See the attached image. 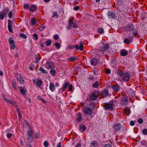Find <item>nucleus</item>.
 I'll use <instances>...</instances> for the list:
<instances>
[{"instance_id":"obj_1","label":"nucleus","mask_w":147,"mask_h":147,"mask_svg":"<svg viewBox=\"0 0 147 147\" xmlns=\"http://www.w3.org/2000/svg\"><path fill=\"white\" fill-rule=\"evenodd\" d=\"M133 24H128L124 26L123 28V30L125 32H129L132 31L134 28Z\"/></svg>"},{"instance_id":"obj_2","label":"nucleus","mask_w":147,"mask_h":147,"mask_svg":"<svg viewBox=\"0 0 147 147\" xmlns=\"http://www.w3.org/2000/svg\"><path fill=\"white\" fill-rule=\"evenodd\" d=\"M132 31V33L131 35H130V34H129V36H128L129 38V39L132 40L134 37H136L138 36L139 34V33L137 29L135 28H134Z\"/></svg>"},{"instance_id":"obj_3","label":"nucleus","mask_w":147,"mask_h":147,"mask_svg":"<svg viewBox=\"0 0 147 147\" xmlns=\"http://www.w3.org/2000/svg\"><path fill=\"white\" fill-rule=\"evenodd\" d=\"M84 46L83 45V42H80L79 44V46L78 45H77L75 46H72L69 47L68 48L69 49H73L75 48L76 49H79L81 51H82L83 50Z\"/></svg>"},{"instance_id":"obj_4","label":"nucleus","mask_w":147,"mask_h":147,"mask_svg":"<svg viewBox=\"0 0 147 147\" xmlns=\"http://www.w3.org/2000/svg\"><path fill=\"white\" fill-rule=\"evenodd\" d=\"M114 105L112 101H110L109 102L106 103L105 105V108L106 109H109L112 110L113 109Z\"/></svg>"},{"instance_id":"obj_5","label":"nucleus","mask_w":147,"mask_h":147,"mask_svg":"<svg viewBox=\"0 0 147 147\" xmlns=\"http://www.w3.org/2000/svg\"><path fill=\"white\" fill-rule=\"evenodd\" d=\"M98 91H94L92 94L90 95V98L91 101L95 100L98 97Z\"/></svg>"},{"instance_id":"obj_6","label":"nucleus","mask_w":147,"mask_h":147,"mask_svg":"<svg viewBox=\"0 0 147 147\" xmlns=\"http://www.w3.org/2000/svg\"><path fill=\"white\" fill-rule=\"evenodd\" d=\"M107 16L109 18L116 19L117 16L115 13L112 11H109L107 13Z\"/></svg>"},{"instance_id":"obj_7","label":"nucleus","mask_w":147,"mask_h":147,"mask_svg":"<svg viewBox=\"0 0 147 147\" xmlns=\"http://www.w3.org/2000/svg\"><path fill=\"white\" fill-rule=\"evenodd\" d=\"M130 74L128 73H125L123 75V80L124 81H127L130 78Z\"/></svg>"},{"instance_id":"obj_8","label":"nucleus","mask_w":147,"mask_h":147,"mask_svg":"<svg viewBox=\"0 0 147 147\" xmlns=\"http://www.w3.org/2000/svg\"><path fill=\"white\" fill-rule=\"evenodd\" d=\"M83 111L85 113H86L88 115H91L92 112V111L91 109L87 107L84 108Z\"/></svg>"},{"instance_id":"obj_9","label":"nucleus","mask_w":147,"mask_h":147,"mask_svg":"<svg viewBox=\"0 0 147 147\" xmlns=\"http://www.w3.org/2000/svg\"><path fill=\"white\" fill-rule=\"evenodd\" d=\"M46 67L47 69H52L55 67L53 63L51 61L47 62L46 65Z\"/></svg>"},{"instance_id":"obj_10","label":"nucleus","mask_w":147,"mask_h":147,"mask_svg":"<svg viewBox=\"0 0 147 147\" xmlns=\"http://www.w3.org/2000/svg\"><path fill=\"white\" fill-rule=\"evenodd\" d=\"M109 45L108 43H106L105 44H103L102 47L101 48L102 51L101 52H102L103 53L106 51V50L109 49Z\"/></svg>"},{"instance_id":"obj_11","label":"nucleus","mask_w":147,"mask_h":147,"mask_svg":"<svg viewBox=\"0 0 147 147\" xmlns=\"http://www.w3.org/2000/svg\"><path fill=\"white\" fill-rule=\"evenodd\" d=\"M9 44L10 45V47L12 49H14L15 48V45L14 41L11 39V38H9L8 40Z\"/></svg>"},{"instance_id":"obj_12","label":"nucleus","mask_w":147,"mask_h":147,"mask_svg":"<svg viewBox=\"0 0 147 147\" xmlns=\"http://www.w3.org/2000/svg\"><path fill=\"white\" fill-rule=\"evenodd\" d=\"M74 21H71L70 20H68V23L69 26L70 27L74 28H77L78 27V26L76 23H74Z\"/></svg>"},{"instance_id":"obj_13","label":"nucleus","mask_w":147,"mask_h":147,"mask_svg":"<svg viewBox=\"0 0 147 147\" xmlns=\"http://www.w3.org/2000/svg\"><path fill=\"white\" fill-rule=\"evenodd\" d=\"M98 60L95 57H94L90 61V64L92 65L95 66L97 65Z\"/></svg>"},{"instance_id":"obj_14","label":"nucleus","mask_w":147,"mask_h":147,"mask_svg":"<svg viewBox=\"0 0 147 147\" xmlns=\"http://www.w3.org/2000/svg\"><path fill=\"white\" fill-rule=\"evenodd\" d=\"M121 125L120 123H116L114 125L113 127L114 128L115 131L117 132L121 128Z\"/></svg>"},{"instance_id":"obj_15","label":"nucleus","mask_w":147,"mask_h":147,"mask_svg":"<svg viewBox=\"0 0 147 147\" xmlns=\"http://www.w3.org/2000/svg\"><path fill=\"white\" fill-rule=\"evenodd\" d=\"M49 88L51 92H53L55 90V86L53 82H51L49 84Z\"/></svg>"},{"instance_id":"obj_16","label":"nucleus","mask_w":147,"mask_h":147,"mask_svg":"<svg viewBox=\"0 0 147 147\" xmlns=\"http://www.w3.org/2000/svg\"><path fill=\"white\" fill-rule=\"evenodd\" d=\"M120 53L121 56H125L127 55L128 52L125 49H122L120 51Z\"/></svg>"},{"instance_id":"obj_17","label":"nucleus","mask_w":147,"mask_h":147,"mask_svg":"<svg viewBox=\"0 0 147 147\" xmlns=\"http://www.w3.org/2000/svg\"><path fill=\"white\" fill-rule=\"evenodd\" d=\"M69 82H67L64 83L63 85L62 88L61 90L62 92L65 91L66 89L68 87L69 85Z\"/></svg>"},{"instance_id":"obj_18","label":"nucleus","mask_w":147,"mask_h":147,"mask_svg":"<svg viewBox=\"0 0 147 147\" xmlns=\"http://www.w3.org/2000/svg\"><path fill=\"white\" fill-rule=\"evenodd\" d=\"M12 25V21L9 20H8V28L9 31L10 32H12V30L11 28V26Z\"/></svg>"},{"instance_id":"obj_19","label":"nucleus","mask_w":147,"mask_h":147,"mask_svg":"<svg viewBox=\"0 0 147 147\" xmlns=\"http://www.w3.org/2000/svg\"><path fill=\"white\" fill-rule=\"evenodd\" d=\"M82 115L81 114H78L76 117V120L77 121L81 122L82 120Z\"/></svg>"},{"instance_id":"obj_20","label":"nucleus","mask_w":147,"mask_h":147,"mask_svg":"<svg viewBox=\"0 0 147 147\" xmlns=\"http://www.w3.org/2000/svg\"><path fill=\"white\" fill-rule=\"evenodd\" d=\"M23 124L24 127H28V128H29L30 127V125L26 119L24 120V121L23 122Z\"/></svg>"},{"instance_id":"obj_21","label":"nucleus","mask_w":147,"mask_h":147,"mask_svg":"<svg viewBox=\"0 0 147 147\" xmlns=\"http://www.w3.org/2000/svg\"><path fill=\"white\" fill-rule=\"evenodd\" d=\"M113 88L115 91L117 92L119 91L120 86L118 85H115L113 86Z\"/></svg>"},{"instance_id":"obj_22","label":"nucleus","mask_w":147,"mask_h":147,"mask_svg":"<svg viewBox=\"0 0 147 147\" xmlns=\"http://www.w3.org/2000/svg\"><path fill=\"white\" fill-rule=\"evenodd\" d=\"M33 132L30 129V130H29L27 131L26 134V137H32L33 136Z\"/></svg>"},{"instance_id":"obj_23","label":"nucleus","mask_w":147,"mask_h":147,"mask_svg":"<svg viewBox=\"0 0 147 147\" xmlns=\"http://www.w3.org/2000/svg\"><path fill=\"white\" fill-rule=\"evenodd\" d=\"M42 84V81L41 79H39L36 83V87H40Z\"/></svg>"},{"instance_id":"obj_24","label":"nucleus","mask_w":147,"mask_h":147,"mask_svg":"<svg viewBox=\"0 0 147 147\" xmlns=\"http://www.w3.org/2000/svg\"><path fill=\"white\" fill-rule=\"evenodd\" d=\"M78 58L76 56H75L74 57H71L68 59L67 61L69 62H72L74 61L78 60Z\"/></svg>"},{"instance_id":"obj_25","label":"nucleus","mask_w":147,"mask_h":147,"mask_svg":"<svg viewBox=\"0 0 147 147\" xmlns=\"http://www.w3.org/2000/svg\"><path fill=\"white\" fill-rule=\"evenodd\" d=\"M86 127L85 125L82 124H81L79 127L80 130L81 131H83L85 130Z\"/></svg>"},{"instance_id":"obj_26","label":"nucleus","mask_w":147,"mask_h":147,"mask_svg":"<svg viewBox=\"0 0 147 147\" xmlns=\"http://www.w3.org/2000/svg\"><path fill=\"white\" fill-rule=\"evenodd\" d=\"M18 80L21 84L24 83V81L20 74L19 75L18 77Z\"/></svg>"},{"instance_id":"obj_27","label":"nucleus","mask_w":147,"mask_h":147,"mask_svg":"<svg viewBox=\"0 0 147 147\" xmlns=\"http://www.w3.org/2000/svg\"><path fill=\"white\" fill-rule=\"evenodd\" d=\"M102 96L103 97H105L109 95V93L108 91L107 90H105L102 92Z\"/></svg>"},{"instance_id":"obj_28","label":"nucleus","mask_w":147,"mask_h":147,"mask_svg":"<svg viewBox=\"0 0 147 147\" xmlns=\"http://www.w3.org/2000/svg\"><path fill=\"white\" fill-rule=\"evenodd\" d=\"M90 146L91 147H96L97 146V142L94 141H92L91 142Z\"/></svg>"},{"instance_id":"obj_29","label":"nucleus","mask_w":147,"mask_h":147,"mask_svg":"<svg viewBox=\"0 0 147 147\" xmlns=\"http://www.w3.org/2000/svg\"><path fill=\"white\" fill-rule=\"evenodd\" d=\"M117 75L120 77L122 76L124 74L123 72L120 69L117 70Z\"/></svg>"},{"instance_id":"obj_30","label":"nucleus","mask_w":147,"mask_h":147,"mask_svg":"<svg viewBox=\"0 0 147 147\" xmlns=\"http://www.w3.org/2000/svg\"><path fill=\"white\" fill-rule=\"evenodd\" d=\"M37 9L36 7L34 5H32L31 6L30 9V11H34Z\"/></svg>"},{"instance_id":"obj_31","label":"nucleus","mask_w":147,"mask_h":147,"mask_svg":"<svg viewBox=\"0 0 147 147\" xmlns=\"http://www.w3.org/2000/svg\"><path fill=\"white\" fill-rule=\"evenodd\" d=\"M27 139L29 143H31L33 141V136L27 137Z\"/></svg>"},{"instance_id":"obj_32","label":"nucleus","mask_w":147,"mask_h":147,"mask_svg":"<svg viewBox=\"0 0 147 147\" xmlns=\"http://www.w3.org/2000/svg\"><path fill=\"white\" fill-rule=\"evenodd\" d=\"M19 88H20V91L21 94L23 95H25L26 93V91L25 90L23 89H22V86L20 87Z\"/></svg>"},{"instance_id":"obj_33","label":"nucleus","mask_w":147,"mask_h":147,"mask_svg":"<svg viewBox=\"0 0 147 147\" xmlns=\"http://www.w3.org/2000/svg\"><path fill=\"white\" fill-rule=\"evenodd\" d=\"M9 9L8 8L6 7L2 11V12L6 15L7 13L9 11Z\"/></svg>"},{"instance_id":"obj_34","label":"nucleus","mask_w":147,"mask_h":147,"mask_svg":"<svg viewBox=\"0 0 147 147\" xmlns=\"http://www.w3.org/2000/svg\"><path fill=\"white\" fill-rule=\"evenodd\" d=\"M5 102L7 103H10L13 105H16V102H15L9 99H7Z\"/></svg>"},{"instance_id":"obj_35","label":"nucleus","mask_w":147,"mask_h":147,"mask_svg":"<svg viewBox=\"0 0 147 147\" xmlns=\"http://www.w3.org/2000/svg\"><path fill=\"white\" fill-rule=\"evenodd\" d=\"M12 85L14 88V89L16 90L17 89V84L16 82L13 80H12Z\"/></svg>"},{"instance_id":"obj_36","label":"nucleus","mask_w":147,"mask_h":147,"mask_svg":"<svg viewBox=\"0 0 147 147\" xmlns=\"http://www.w3.org/2000/svg\"><path fill=\"white\" fill-rule=\"evenodd\" d=\"M50 73L52 75L55 76V71L54 69H52L50 71Z\"/></svg>"},{"instance_id":"obj_37","label":"nucleus","mask_w":147,"mask_h":147,"mask_svg":"<svg viewBox=\"0 0 147 147\" xmlns=\"http://www.w3.org/2000/svg\"><path fill=\"white\" fill-rule=\"evenodd\" d=\"M6 15L3 13L2 12H0V19L1 20H3L4 19V16Z\"/></svg>"},{"instance_id":"obj_38","label":"nucleus","mask_w":147,"mask_h":147,"mask_svg":"<svg viewBox=\"0 0 147 147\" xmlns=\"http://www.w3.org/2000/svg\"><path fill=\"white\" fill-rule=\"evenodd\" d=\"M99 86V82H96L95 83L92 85V86L94 88H97Z\"/></svg>"},{"instance_id":"obj_39","label":"nucleus","mask_w":147,"mask_h":147,"mask_svg":"<svg viewBox=\"0 0 147 147\" xmlns=\"http://www.w3.org/2000/svg\"><path fill=\"white\" fill-rule=\"evenodd\" d=\"M39 70L40 71L42 72V73L44 74H46V71L45 70L44 68H43V67H40L39 69Z\"/></svg>"},{"instance_id":"obj_40","label":"nucleus","mask_w":147,"mask_h":147,"mask_svg":"<svg viewBox=\"0 0 147 147\" xmlns=\"http://www.w3.org/2000/svg\"><path fill=\"white\" fill-rule=\"evenodd\" d=\"M55 45L58 49H59L61 47L60 45L58 42H55Z\"/></svg>"},{"instance_id":"obj_41","label":"nucleus","mask_w":147,"mask_h":147,"mask_svg":"<svg viewBox=\"0 0 147 147\" xmlns=\"http://www.w3.org/2000/svg\"><path fill=\"white\" fill-rule=\"evenodd\" d=\"M123 42L125 44H129L130 42V41L129 39L125 38L124 39Z\"/></svg>"},{"instance_id":"obj_42","label":"nucleus","mask_w":147,"mask_h":147,"mask_svg":"<svg viewBox=\"0 0 147 147\" xmlns=\"http://www.w3.org/2000/svg\"><path fill=\"white\" fill-rule=\"evenodd\" d=\"M30 23L31 25H34L35 23V19L34 18H32L31 19L30 21Z\"/></svg>"},{"instance_id":"obj_43","label":"nucleus","mask_w":147,"mask_h":147,"mask_svg":"<svg viewBox=\"0 0 147 147\" xmlns=\"http://www.w3.org/2000/svg\"><path fill=\"white\" fill-rule=\"evenodd\" d=\"M51 41L50 40H48L45 42V44L47 46H49L51 43Z\"/></svg>"},{"instance_id":"obj_44","label":"nucleus","mask_w":147,"mask_h":147,"mask_svg":"<svg viewBox=\"0 0 147 147\" xmlns=\"http://www.w3.org/2000/svg\"><path fill=\"white\" fill-rule=\"evenodd\" d=\"M99 51L97 49H93L91 51L90 53H92V54L94 53L96 54V53H98Z\"/></svg>"},{"instance_id":"obj_45","label":"nucleus","mask_w":147,"mask_h":147,"mask_svg":"<svg viewBox=\"0 0 147 147\" xmlns=\"http://www.w3.org/2000/svg\"><path fill=\"white\" fill-rule=\"evenodd\" d=\"M98 32L100 34L103 33L104 32V30L103 28H100L98 30Z\"/></svg>"},{"instance_id":"obj_46","label":"nucleus","mask_w":147,"mask_h":147,"mask_svg":"<svg viewBox=\"0 0 147 147\" xmlns=\"http://www.w3.org/2000/svg\"><path fill=\"white\" fill-rule=\"evenodd\" d=\"M37 97L38 99L39 98L40 100L43 102L44 103H45L46 102V101H45L42 98H41L40 96H38Z\"/></svg>"},{"instance_id":"obj_47","label":"nucleus","mask_w":147,"mask_h":147,"mask_svg":"<svg viewBox=\"0 0 147 147\" xmlns=\"http://www.w3.org/2000/svg\"><path fill=\"white\" fill-rule=\"evenodd\" d=\"M20 37H22V38L24 39H26L27 38L26 35L23 33L20 34Z\"/></svg>"},{"instance_id":"obj_48","label":"nucleus","mask_w":147,"mask_h":147,"mask_svg":"<svg viewBox=\"0 0 147 147\" xmlns=\"http://www.w3.org/2000/svg\"><path fill=\"white\" fill-rule=\"evenodd\" d=\"M142 133L144 135H147V129L146 128L142 130Z\"/></svg>"},{"instance_id":"obj_49","label":"nucleus","mask_w":147,"mask_h":147,"mask_svg":"<svg viewBox=\"0 0 147 147\" xmlns=\"http://www.w3.org/2000/svg\"><path fill=\"white\" fill-rule=\"evenodd\" d=\"M68 89L70 91H71L73 90V86L72 84H70L68 86Z\"/></svg>"},{"instance_id":"obj_50","label":"nucleus","mask_w":147,"mask_h":147,"mask_svg":"<svg viewBox=\"0 0 147 147\" xmlns=\"http://www.w3.org/2000/svg\"><path fill=\"white\" fill-rule=\"evenodd\" d=\"M33 65H32L30 64L29 65L28 68L29 69L31 70H34V68L33 67Z\"/></svg>"},{"instance_id":"obj_51","label":"nucleus","mask_w":147,"mask_h":147,"mask_svg":"<svg viewBox=\"0 0 147 147\" xmlns=\"http://www.w3.org/2000/svg\"><path fill=\"white\" fill-rule=\"evenodd\" d=\"M55 17H56L57 18L59 17V15L57 14L56 12L53 13V15L52 16V17L53 18Z\"/></svg>"},{"instance_id":"obj_52","label":"nucleus","mask_w":147,"mask_h":147,"mask_svg":"<svg viewBox=\"0 0 147 147\" xmlns=\"http://www.w3.org/2000/svg\"><path fill=\"white\" fill-rule=\"evenodd\" d=\"M138 121L139 123L141 124L143 122V121L142 119L140 118L138 119Z\"/></svg>"},{"instance_id":"obj_53","label":"nucleus","mask_w":147,"mask_h":147,"mask_svg":"<svg viewBox=\"0 0 147 147\" xmlns=\"http://www.w3.org/2000/svg\"><path fill=\"white\" fill-rule=\"evenodd\" d=\"M53 38L56 40H58L59 38V36L57 34L53 36Z\"/></svg>"},{"instance_id":"obj_54","label":"nucleus","mask_w":147,"mask_h":147,"mask_svg":"<svg viewBox=\"0 0 147 147\" xmlns=\"http://www.w3.org/2000/svg\"><path fill=\"white\" fill-rule=\"evenodd\" d=\"M105 72L107 74H109L111 72L109 68H107L106 69Z\"/></svg>"},{"instance_id":"obj_55","label":"nucleus","mask_w":147,"mask_h":147,"mask_svg":"<svg viewBox=\"0 0 147 147\" xmlns=\"http://www.w3.org/2000/svg\"><path fill=\"white\" fill-rule=\"evenodd\" d=\"M12 14H13V12H12V11H10L8 13V17H9V18H11L12 17Z\"/></svg>"},{"instance_id":"obj_56","label":"nucleus","mask_w":147,"mask_h":147,"mask_svg":"<svg viewBox=\"0 0 147 147\" xmlns=\"http://www.w3.org/2000/svg\"><path fill=\"white\" fill-rule=\"evenodd\" d=\"M29 7V5L28 4H25L24 5V8L25 9H28Z\"/></svg>"},{"instance_id":"obj_57","label":"nucleus","mask_w":147,"mask_h":147,"mask_svg":"<svg viewBox=\"0 0 147 147\" xmlns=\"http://www.w3.org/2000/svg\"><path fill=\"white\" fill-rule=\"evenodd\" d=\"M44 145L45 147H47L48 146V143L47 141H45L44 142Z\"/></svg>"},{"instance_id":"obj_58","label":"nucleus","mask_w":147,"mask_h":147,"mask_svg":"<svg viewBox=\"0 0 147 147\" xmlns=\"http://www.w3.org/2000/svg\"><path fill=\"white\" fill-rule=\"evenodd\" d=\"M121 101L122 103V104H123L124 103H126L127 102V100L126 99H123L121 100Z\"/></svg>"},{"instance_id":"obj_59","label":"nucleus","mask_w":147,"mask_h":147,"mask_svg":"<svg viewBox=\"0 0 147 147\" xmlns=\"http://www.w3.org/2000/svg\"><path fill=\"white\" fill-rule=\"evenodd\" d=\"M2 95H3V96H2L3 99L5 102L6 101V100L7 99V98L5 96V95L4 94H3Z\"/></svg>"},{"instance_id":"obj_60","label":"nucleus","mask_w":147,"mask_h":147,"mask_svg":"<svg viewBox=\"0 0 147 147\" xmlns=\"http://www.w3.org/2000/svg\"><path fill=\"white\" fill-rule=\"evenodd\" d=\"M102 147H112L109 144H105Z\"/></svg>"},{"instance_id":"obj_61","label":"nucleus","mask_w":147,"mask_h":147,"mask_svg":"<svg viewBox=\"0 0 147 147\" xmlns=\"http://www.w3.org/2000/svg\"><path fill=\"white\" fill-rule=\"evenodd\" d=\"M7 136L8 138H10L12 136V134L10 133H8L7 135Z\"/></svg>"},{"instance_id":"obj_62","label":"nucleus","mask_w":147,"mask_h":147,"mask_svg":"<svg viewBox=\"0 0 147 147\" xmlns=\"http://www.w3.org/2000/svg\"><path fill=\"white\" fill-rule=\"evenodd\" d=\"M45 28L44 26H42L39 27V29L40 30L42 31Z\"/></svg>"},{"instance_id":"obj_63","label":"nucleus","mask_w":147,"mask_h":147,"mask_svg":"<svg viewBox=\"0 0 147 147\" xmlns=\"http://www.w3.org/2000/svg\"><path fill=\"white\" fill-rule=\"evenodd\" d=\"M34 37L35 38V40H37L38 39V35L36 34H34L33 35Z\"/></svg>"},{"instance_id":"obj_64","label":"nucleus","mask_w":147,"mask_h":147,"mask_svg":"<svg viewBox=\"0 0 147 147\" xmlns=\"http://www.w3.org/2000/svg\"><path fill=\"white\" fill-rule=\"evenodd\" d=\"M130 124L131 125L133 126L135 125V122L133 121H131L130 122Z\"/></svg>"}]
</instances>
